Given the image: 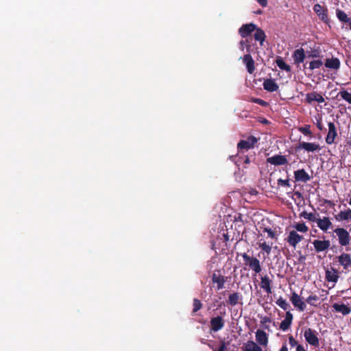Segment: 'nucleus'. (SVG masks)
I'll return each mask as SVG.
<instances>
[{"instance_id":"nucleus-47","label":"nucleus","mask_w":351,"mask_h":351,"mask_svg":"<svg viewBox=\"0 0 351 351\" xmlns=\"http://www.w3.org/2000/svg\"><path fill=\"white\" fill-rule=\"evenodd\" d=\"M256 1H257L258 2V3H259L261 6H263V7H266V6H267V0H256Z\"/></svg>"},{"instance_id":"nucleus-53","label":"nucleus","mask_w":351,"mask_h":351,"mask_svg":"<svg viewBox=\"0 0 351 351\" xmlns=\"http://www.w3.org/2000/svg\"><path fill=\"white\" fill-rule=\"evenodd\" d=\"M224 345L221 343V351H223Z\"/></svg>"},{"instance_id":"nucleus-19","label":"nucleus","mask_w":351,"mask_h":351,"mask_svg":"<svg viewBox=\"0 0 351 351\" xmlns=\"http://www.w3.org/2000/svg\"><path fill=\"white\" fill-rule=\"evenodd\" d=\"M316 223L317 226L324 232H326L332 225L329 217H327L317 219Z\"/></svg>"},{"instance_id":"nucleus-56","label":"nucleus","mask_w":351,"mask_h":351,"mask_svg":"<svg viewBox=\"0 0 351 351\" xmlns=\"http://www.w3.org/2000/svg\"><path fill=\"white\" fill-rule=\"evenodd\" d=\"M256 13H257V14H261V13H262V11H261V10H258V11H257V12H256Z\"/></svg>"},{"instance_id":"nucleus-31","label":"nucleus","mask_w":351,"mask_h":351,"mask_svg":"<svg viewBox=\"0 0 351 351\" xmlns=\"http://www.w3.org/2000/svg\"><path fill=\"white\" fill-rule=\"evenodd\" d=\"M258 247L261 249L262 251L266 252L267 254H269L271 251V246L267 244L265 241L258 242Z\"/></svg>"},{"instance_id":"nucleus-55","label":"nucleus","mask_w":351,"mask_h":351,"mask_svg":"<svg viewBox=\"0 0 351 351\" xmlns=\"http://www.w3.org/2000/svg\"><path fill=\"white\" fill-rule=\"evenodd\" d=\"M226 249H222V250H221L222 253H226Z\"/></svg>"},{"instance_id":"nucleus-11","label":"nucleus","mask_w":351,"mask_h":351,"mask_svg":"<svg viewBox=\"0 0 351 351\" xmlns=\"http://www.w3.org/2000/svg\"><path fill=\"white\" fill-rule=\"evenodd\" d=\"M313 10L322 21L324 23L328 22V16L326 8H324L321 5L317 3L314 5Z\"/></svg>"},{"instance_id":"nucleus-29","label":"nucleus","mask_w":351,"mask_h":351,"mask_svg":"<svg viewBox=\"0 0 351 351\" xmlns=\"http://www.w3.org/2000/svg\"><path fill=\"white\" fill-rule=\"evenodd\" d=\"M277 66L282 70L286 71L287 72L291 71V67L289 65L287 64L286 62L282 60V58H278L276 60Z\"/></svg>"},{"instance_id":"nucleus-42","label":"nucleus","mask_w":351,"mask_h":351,"mask_svg":"<svg viewBox=\"0 0 351 351\" xmlns=\"http://www.w3.org/2000/svg\"><path fill=\"white\" fill-rule=\"evenodd\" d=\"M270 322H271V319L268 317H263L261 321L262 326L263 328H266V329L269 328L267 326H266V324L267 323H270Z\"/></svg>"},{"instance_id":"nucleus-26","label":"nucleus","mask_w":351,"mask_h":351,"mask_svg":"<svg viewBox=\"0 0 351 351\" xmlns=\"http://www.w3.org/2000/svg\"><path fill=\"white\" fill-rule=\"evenodd\" d=\"M243 351H262V349L253 341H248L243 346Z\"/></svg>"},{"instance_id":"nucleus-43","label":"nucleus","mask_w":351,"mask_h":351,"mask_svg":"<svg viewBox=\"0 0 351 351\" xmlns=\"http://www.w3.org/2000/svg\"><path fill=\"white\" fill-rule=\"evenodd\" d=\"M264 232H266L267 233L269 237L271 239L276 238V233L271 229L265 228H264Z\"/></svg>"},{"instance_id":"nucleus-33","label":"nucleus","mask_w":351,"mask_h":351,"mask_svg":"<svg viewBox=\"0 0 351 351\" xmlns=\"http://www.w3.org/2000/svg\"><path fill=\"white\" fill-rule=\"evenodd\" d=\"M293 228L295 229V231H298L300 232H306L308 230V228L306 226L304 223H298L293 226Z\"/></svg>"},{"instance_id":"nucleus-28","label":"nucleus","mask_w":351,"mask_h":351,"mask_svg":"<svg viewBox=\"0 0 351 351\" xmlns=\"http://www.w3.org/2000/svg\"><path fill=\"white\" fill-rule=\"evenodd\" d=\"M335 218L339 221L351 219V209L340 211Z\"/></svg>"},{"instance_id":"nucleus-8","label":"nucleus","mask_w":351,"mask_h":351,"mask_svg":"<svg viewBox=\"0 0 351 351\" xmlns=\"http://www.w3.org/2000/svg\"><path fill=\"white\" fill-rule=\"evenodd\" d=\"M256 29V25L250 23L243 25L239 29V33L242 38H246Z\"/></svg>"},{"instance_id":"nucleus-17","label":"nucleus","mask_w":351,"mask_h":351,"mask_svg":"<svg viewBox=\"0 0 351 351\" xmlns=\"http://www.w3.org/2000/svg\"><path fill=\"white\" fill-rule=\"evenodd\" d=\"M294 178L297 182H306L311 180V176L302 169L294 171Z\"/></svg>"},{"instance_id":"nucleus-15","label":"nucleus","mask_w":351,"mask_h":351,"mask_svg":"<svg viewBox=\"0 0 351 351\" xmlns=\"http://www.w3.org/2000/svg\"><path fill=\"white\" fill-rule=\"evenodd\" d=\"M272 280L267 275L261 277V288L263 289L267 294L271 293Z\"/></svg>"},{"instance_id":"nucleus-45","label":"nucleus","mask_w":351,"mask_h":351,"mask_svg":"<svg viewBox=\"0 0 351 351\" xmlns=\"http://www.w3.org/2000/svg\"><path fill=\"white\" fill-rule=\"evenodd\" d=\"M254 101L255 103H256V104H260V105H261V106H266V105H267V102H266V101H263V99H255L254 100Z\"/></svg>"},{"instance_id":"nucleus-40","label":"nucleus","mask_w":351,"mask_h":351,"mask_svg":"<svg viewBox=\"0 0 351 351\" xmlns=\"http://www.w3.org/2000/svg\"><path fill=\"white\" fill-rule=\"evenodd\" d=\"M278 184L281 186L290 187L289 180H282L281 178L278 180Z\"/></svg>"},{"instance_id":"nucleus-23","label":"nucleus","mask_w":351,"mask_h":351,"mask_svg":"<svg viewBox=\"0 0 351 351\" xmlns=\"http://www.w3.org/2000/svg\"><path fill=\"white\" fill-rule=\"evenodd\" d=\"M294 63L299 64L304 62L305 59V52L304 49L300 48L294 51L293 54Z\"/></svg>"},{"instance_id":"nucleus-39","label":"nucleus","mask_w":351,"mask_h":351,"mask_svg":"<svg viewBox=\"0 0 351 351\" xmlns=\"http://www.w3.org/2000/svg\"><path fill=\"white\" fill-rule=\"evenodd\" d=\"M299 131L302 132L303 134L306 136H311L312 134L311 131L310 130V125H306L304 127L299 128Z\"/></svg>"},{"instance_id":"nucleus-54","label":"nucleus","mask_w":351,"mask_h":351,"mask_svg":"<svg viewBox=\"0 0 351 351\" xmlns=\"http://www.w3.org/2000/svg\"><path fill=\"white\" fill-rule=\"evenodd\" d=\"M223 280H222L221 279V282H220L221 288L222 287V285H223Z\"/></svg>"},{"instance_id":"nucleus-35","label":"nucleus","mask_w":351,"mask_h":351,"mask_svg":"<svg viewBox=\"0 0 351 351\" xmlns=\"http://www.w3.org/2000/svg\"><path fill=\"white\" fill-rule=\"evenodd\" d=\"M301 216L311 221H316L317 219L315 213H307L306 211L302 212Z\"/></svg>"},{"instance_id":"nucleus-32","label":"nucleus","mask_w":351,"mask_h":351,"mask_svg":"<svg viewBox=\"0 0 351 351\" xmlns=\"http://www.w3.org/2000/svg\"><path fill=\"white\" fill-rule=\"evenodd\" d=\"M276 304L278 306H279L281 308H282L283 310H287L289 307V303L286 301V300H285L282 297H280L277 300H276Z\"/></svg>"},{"instance_id":"nucleus-58","label":"nucleus","mask_w":351,"mask_h":351,"mask_svg":"<svg viewBox=\"0 0 351 351\" xmlns=\"http://www.w3.org/2000/svg\"><path fill=\"white\" fill-rule=\"evenodd\" d=\"M349 204L351 205V198L350 199Z\"/></svg>"},{"instance_id":"nucleus-16","label":"nucleus","mask_w":351,"mask_h":351,"mask_svg":"<svg viewBox=\"0 0 351 351\" xmlns=\"http://www.w3.org/2000/svg\"><path fill=\"white\" fill-rule=\"evenodd\" d=\"M332 306L335 311L340 313L343 315H347L351 312V305L349 304L335 303Z\"/></svg>"},{"instance_id":"nucleus-1","label":"nucleus","mask_w":351,"mask_h":351,"mask_svg":"<svg viewBox=\"0 0 351 351\" xmlns=\"http://www.w3.org/2000/svg\"><path fill=\"white\" fill-rule=\"evenodd\" d=\"M242 257L245 261V264L254 272V276L261 272L262 266L260 261L257 258L250 256L246 253H243Z\"/></svg>"},{"instance_id":"nucleus-6","label":"nucleus","mask_w":351,"mask_h":351,"mask_svg":"<svg viewBox=\"0 0 351 351\" xmlns=\"http://www.w3.org/2000/svg\"><path fill=\"white\" fill-rule=\"evenodd\" d=\"M290 301L299 311H304L306 308V304L300 296L295 291L291 293Z\"/></svg>"},{"instance_id":"nucleus-50","label":"nucleus","mask_w":351,"mask_h":351,"mask_svg":"<svg viewBox=\"0 0 351 351\" xmlns=\"http://www.w3.org/2000/svg\"><path fill=\"white\" fill-rule=\"evenodd\" d=\"M250 160L248 156H245L243 158V165H248L250 164Z\"/></svg>"},{"instance_id":"nucleus-49","label":"nucleus","mask_w":351,"mask_h":351,"mask_svg":"<svg viewBox=\"0 0 351 351\" xmlns=\"http://www.w3.org/2000/svg\"><path fill=\"white\" fill-rule=\"evenodd\" d=\"M223 239H224V242L226 243V246L227 247L228 246V243L230 241L229 237H228V235L227 234H223Z\"/></svg>"},{"instance_id":"nucleus-27","label":"nucleus","mask_w":351,"mask_h":351,"mask_svg":"<svg viewBox=\"0 0 351 351\" xmlns=\"http://www.w3.org/2000/svg\"><path fill=\"white\" fill-rule=\"evenodd\" d=\"M254 37V39L257 41H259L261 45H262L265 40L266 35L263 29H261V28H258L256 27V29H255Z\"/></svg>"},{"instance_id":"nucleus-3","label":"nucleus","mask_w":351,"mask_h":351,"mask_svg":"<svg viewBox=\"0 0 351 351\" xmlns=\"http://www.w3.org/2000/svg\"><path fill=\"white\" fill-rule=\"evenodd\" d=\"M258 140L253 136H248L246 139L240 141L237 144V149L241 150H248L254 148Z\"/></svg>"},{"instance_id":"nucleus-20","label":"nucleus","mask_w":351,"mask_h":351,"mask_svg":"<svg viewBox=\"0 0 351 351\" xmlns=\"http://www.w3.org/2000/svg\"><path fill=\"white\" fill-rule=\"evenodd\" d=\"M243 62L245 64L248 73L252 74L254 70V61L250 54H246L243 57Z\"/></svg>"},{"instance_id":"nucleus-25","label":"nucleus","mask_w":351,"mask_h":351,"mask_svg":"<svg viewBox=\"0 0 351 351\" xmlns=\"http://www.w3.org/2000/svg\"><path fill=\"white\" fill-rule=\"evenodd\" d=\"M325 66L328 69H338L340 67V61L337 58H328L326 60Z\"/></svg>"},{"instance_id":"nucleus-52","label":"nucleus","mask_w":351,"mask_h":351,"mask_svg":"<svg viewBox=\"0 0 351 351\" xmlns=\"http://www.w3.org/2000/svg\"><path fill=\"white\" fill-rule=\"evenodd\" d=\"M280 351H288V348H287V346L286 345H283L281 347Z\"/></svg>"},{"instance_id":"nucleus-34","label":"nucleus","mask_w":351,"mask_h":351,"mask_svg":"<svg viewBox=\"0 0 351 351\" xmlns=\"http://www.w3.org/2000/svg\"><path fill=\"white\" fill-rule=\"evenodd\" d=\"M339 95L343 100L346 101L347 102L351 104V93H348L346 90H341L339 93Z\"/></svg>"},{"instance_id":"nucleus-22","label":"nucleus","mask_w":351,"mask_h":351,"mask_svg":"<svg viewBox=\"0 0 351 351\" xmlns=\"http://www.w3.org/2000/svg\"><path fill=\"white\" fill-rule=\"evenodd\" d=\"M263 88L268 92H275L278 89V85L274 79H266L263 82Z\"/></svg>"},{"instance_id":"nucleus-9","label":"nucleus","mask_w":351,"mask_h":351,"mask_svg":"<svg viewBox=\"0 0 351 351\" xmlns=\"http://www.w3.org/2000/svg\"><path fill=\"white\" fill-rule=\"evenodd\" d=\"M328 132L326 138V142L328 145H331L334 143L335 138L337 136L336 127L332 122H329L328 124Z\"/></svg>"},{"instance_id":"nucleus-24","label":"nucleus","mask_w":351,"mask_h":351,"mask_svg":"<svg viewBox=\"0 0 351 351\" xmlns=\"http://www.w3.org/2000/svg\"><path fill=\"white\" fill-rule=\"evenodd\" d=\"M339 278L338 272L334 268L326 271V280L328 282H337Z\"/></svg>"},{"instance_id":"nucleus-41","label":"nucleus","mask_w":351,"mask_h":351,"mask_svg":"<svg viewBox=\"0 0 351 351\" xmlns=\"http://www.w3.org/2000/svg\"><path fill=\"white\" fill-rule=\"evenodd\" d=\"M245 47L247 48V49L250 48V45L248 44L247 40H241L239 42V48H240V49L241 51H244Z\"/></svg>"},{"instance_id":"nucleus-51","label":"nucleus","mask_w":351,"mask_h":351,"mask_svg":"<svg viewBox=\"0 0 351 351\" xmlns=\"http://www.w3.org/2000/svg\"><path fill=\"white\" fill-rule=\"evenodd\" d=\"M296 351H306V350L302 345L300 344L299 346H297Z\"/></svg>"},{"instance_id":"nucleus-44","label":"nucleus","mask_w":351,"mask_h":351,"mask_svg":"<svg viewBox=\"0 0 351 351\" xmlns=\"http://www.w3.org/2000/svg\"><path fill=\"white\" fill-rule=\"evenodd\" d=\"M289 343L291 347H296L299 346L298 341L293 338V336H289Z\"/></svg>"},{"instance_id":"nucleus-10","label":"nucleus","mask_w":351,"mask_h":351,"mask_svg":"<svg viewBox=\"0 0 351 351\" xmlns=\"http://www.w3.org/2000/svg\"><path fill=\"white\" fill-rule=\"evenodd\" d=\"M338 261L345 270L351 271V258L348 254H341L338 256Z\"/></svg>"},{"instance_id":"nucleus-30","label":"nucleus","mask_w":351,"mask_h":351,"mask_svg":"<svg viewBox=\"0 0 351 351\" xmlns=\"http://www.w3.org/2000/svg\"><path fill=\"white\" fill-rule=\"evenodd\" d=\"M336 14L339 21L345 23H349L350 21V19L348 17V15L345 12L337 9L336 11Z\"/></svg>"},{"instance_id":"nucleus-21","label":"nucleus","mask_w":351,"mask_h":351,"mask_svg":"<svg viewBox=\"0 0 351 351\" xmlns=\"http://www.w3.org/2000/svg\"><path fill=\"white\" fill-rule=\"evenodd\" d=\"M314 247L315 250L318 252H323L330 247V241H321V240H315L313 242Z\"/></svg>"},{"instance_id":"nucleus-5","label":"nucleus","mask_w":351,"mask_h":351,"mask_svg":"<svg viewBox=\"0 0 351 351\" xmlns=\"http://www.w3.org/2000/svg\"><path fill=\"white\" fill-rule=\"evenodd\" d=\"M303 239V237L299 234L295 230H291L289 232V234L285 240L290 246L293 247V248H295L297 245Z\"/></svg>"},{"instance_id":"nucleus-7","label":"nucleus","mask_w":351,"mask_h":351,"mask_svg":"<svg viewBox=\"0 0 351 351\" xmlns=\"http://www.w3.org/2000/svg\"><path fill=\"white\" fill-rule=\"evenodd\" d=\"M298 149H304L308 152H317L321 147L316 143L300 142L298 146Z\"/></svg>"},{"instance_id":"nucleus-12","label":"nucleus","mask_w":351,"mask_h":351,"mask_svg":"<svg viewBox=\"0 0 351 351\" xmlns=\"http://www.w3.org/2000/svg\"><path fill=\"white\" fill-rule=\"evenodd\" d=\"M305 100L308 104H310L313 101L317 102L319 104L324 103L325 101L324 97L320 93L317 92L307 93L306 95Z\"/></svg>"},{"instance_id":"nucleus-38","label":"nucleus","mask_w":351,"mask_h":351,"mask_svg":"<svg viewBox=\"0 0 351 351\" xmlns=\"http://www.w3.org/2000/svg\"><path fill=\"white\" fill-rule=\"evenodd\" d=\"M323 62L320 60H313L310 62L309 68L311 70L319 68L322 65Z\"/></svg>"},{"instance_id":"nucleus-46","label":"nucleus","mask_w":351,"mask_h":351,"mask_svg":"<svg viewBox=\"0 0 351 351\" xmlns=\"http://www.w3.org/2000/svg\"><path fill=\"white\" fill-rule=\"evenodd\" d=\"M243 158L242 156H239V158L235 161V164L237 166H240L241 165H243Z\"/></svg>"},{"instance_id":"nucleus-48","label":"nucleus","mask_w":351,"mask_h":351,"mask_svg":"<svg viewBox=\"0 0 351 351\" xmlns=\"http://www.w3.org/2000/svg\"><path fill=\"white\" fill-rule=\"evenodd\" d=\"M316 125H317V128L319 130H323V125H322V120L320 119L319 120H317Z\"/></svg>"},{"instance_id":"nucleus-4","label":"nucleus","mask_w":351,"mask_h":351,"mask_svg":"<svg viewBox=\"0 0 351 351\" xmlns=\"http://www.w3.org/2000/svg\"><path fill=\"white\" fill-rule=\"evenodd\" d=\"M334 232L338 237L339 243L342 246H346L349 244L350 237L349 232L342 228H336Z\"/></svg>"},{"instance_id":"nucleus-59","label":"nucleus","mask_w":351,"mask_h":351,"mask_svg":"<svg viewBox=\"0 0 351 351\" xmlns=\"http://www.w3.org/2000/svg\"><path fill=\"white\" fill-rule=\"evenodd\" d=\"M222 326H223V324L221 322V325H220L221 328H222Z\"/></svg>"},{"instance_id":"nucleus-2","label":"nucleus","mask_w":351,"mask_h":351,"mask_svg":"<svg viewBox=\"0 0 351 351\" xmlns=\"http://www.w3.org/2000/svg\"><path fill=\"white\" fill-rule=\"evenodd\" d=\"M306 341L311 346L317 348L319 346L318 332L312 328H307L304 332Z\"/></svg>"},{"instance_id":"nucleus-18","label":"nucleus","mask_w":351,"mask_h":351,"mask_svg":"<svg viewBox=\"0 0 351 351\" xmlns=\"http://www.w3.org/2000/svg\"><path fill=\"white\" fill-rule=\"evenodd\" d=\"M293 318V314L289 311H287L285 319L280 324V328L283 331L288 330L291 325Z\"/></svg>"},{"instance_id":"nucleus-14","label":"nucleus","mask_w":351,"mask_h":351,"mask_svg":"<svg viewBox=\"0 0 351 351\" xmlns=\"http://www.w3.org/2000/svg\"><path fill=\"white\" fill-rule=\"evenodd\" d=\"M267 162L274 165H283L288 162L287 159L282 155H275L267 159Z\"/></svg>"},{"instance_id":"nucleus-57","label":"nucleus","mask_w":351,"mask_h":351,"mask_svg":"<svg viewBox=\"0 0 351 351\" xmlns=\"http://www.w3.org/2000/svg\"><path fill=\"white\" fill-rule=\"evenodd\" d=\"M349 23H350V28L351 29V21L349 22Z\"/></svg>"},{"instance_id":"nucleus-13","label":"nucleus","mask_w":351,"mask_h":351,"mask_svg":"<svg viewBox=\"0 0 351 351\" xmlns=\"http://www.w3.org/2000/svg\"><path fill=\"white\" fill-rule=\"evenodd\" d=\"M256 337V342L263 347H266L268 344V335L267 334L262 330H257L255 333Z\"/></svg>"},{"instance_id":"nucleus-37","label":"nucleus","mask_w":351,"mask_h":351,"mask_svg":"<svg viewBox=\"0 0 351 351\" xmlns=\"http://www.w3.org/2000/svg\"><path fill=\"white\" fill-rule=\"evenodd\" d=\"M319 300V298L317 295H309L306 301L307 303H308L309 304H311V306H317V302Z\"/></svg>"},{"instance_id":"nucleus-36","label":"nucleus","mask_w":351,"mask_h":351,"mask_svg":"<svg viewBox=\"0 0 351 351\" xmlns=\"http://www.w3.org/2000/svg\"><path fill=\"white\" fill-rule=\"evenodd\" d=\"M239 294L237 293H233L230 295L228 298V302L232 305L234 306L238 303L239 300Z\"/></svg>"}]
</instances>
